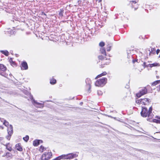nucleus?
<instances>
[{
	"label": "nucleus",
	"instance_id": "20",
	"mask_svg": "<svg viewBox=\"0 0 160 160\" xmlns=\"http://www.w3.org/2000/svg\"><path fill=\"white\" fill-rule=\"evenodd\" d=\"M6 148L9 151H11L12 148L11 145L9 144L8 143L6 145Z\"/></svg>",
	"mask_w": 160,
	"mask_h": 160
},
{
	"label": "nucleus",
	"instance_id": "1",
	"mask_svg": "<svg viewBox=\"0 0 160 160\" xmlns=\"http://www.w3.org/2000/svg\"><path fill=\"white\" fill-rule=\"evenodd\" d=\"M152 107H150L148 109L145 107H142V111L140 114L141 116L143 118L147 117V120L150 122H152L153 114L152 112Z\"/></svg>",
	"mask_w": 160,
	"mask_h": 160
},
{
	"label": "nucleus",
	"instance_id": "5",
	"mask_svg": "<svg viewBox=\"0 0 160 160\" xmlns=\"http://www.w3.org/2000/svg\"><path fill=\"white\" fill-rule=\"evenodd\" d=\"M30 98L32 100V103L35 107L40 108V106H41L42 108L43 107V104L37 102L33 99V96L32 95H30Z\"/></svg>",
	"mask_w": 160,
	"mask_h": 160
},
{
	"label": "nucleus",
	"instance_id": "28",
	"mask_svg": "<svg viewBox=\"0 0 160 160\" xmlns=\"http://www.w3.org/2000/svg\"><path fill=\"white\" fill-rule=\"evenodd\" d=\"M7 32H8L10 34H12L14 33V31L13 30H11L10 29H8Z\"/></svg>",
	"mask_w": 160,
	"mask_h": 160
},
{
	"label": "nucleus",
	"instance_id": "22",
	"mask_svg": "<svg viewBox=\"0 0 160 160\" xmlns=\"http://www.w3.org/2000/svg\"><path fill=\"white\" fill-rule=\"evenodd\" d=\"M56 80L54 78H52L50 80V83L51 84H54L56 83Z\"/></svg>",
	"mask_w": 160,
	"mask_h": 160
},
{
	"label": "nucleus",
	"instance_id": "12",
	"mask_svg": "<svg viewBox=\"0 0 160 160\" xmlns=\"http://www.w3.org/2000/svg\"><path fill=\"white\" fill-rule=\"evenodd\" d=\"M142 105H145L148 103L149 102L150 100L148 98H144L142 99Z\"/></svg>",
	"mask_w": 160,
	"mask_h": 160
},
{
	"label": "nucleus",
	"instance_id": "36",
	"mask_svg": "<svg viewBox=\"0 0 160 160\" xmlns=\"http://www.w3.org/2000/svg\"><path fill=\"white\" fill-rule=\"evenodd\" d=\"M44 148L42 146H41L40 148V151L41 152H43L44 151Z\"/></svg>",
	"mask_w": 160,
	"mask_h": 160
},
{
	"label": "nucleus",
	"instance_id": "23",
	"mask_svg": "<svg viewBox=\"0 0 160 160\" xmlns=\"http://www.w3.org/2000/svg\"><path fill=\"white\" fill-rule=\"evenodd\" d=\"M9 61L12 66L15 65V63L13 61L12 58H10Z\"/></svg>",
	"mask_w": 160,
	"mask_h": 160
},
{
	"label": "nucleus",
	"instance_id": "24",
	"mask_svg": "<svg viewBox=\"0 0 160 160\" xmlns=\"http://www.w3.org/2000/svg\"><path fill=\"white\" fill-rule=\"evenodd\" d=\"M160 83V80H157L153 82L152 84V85L154 86L158 83Z\"/></svg>",
	"mask_w": 160,
	"mask_h": 160
},
{
	"label": "nucleus",
	"instance_id": "19",
	"mask_svg": "<svg viewBox=\"0 0 160 160\" xmlns=\"http://www.w3.org/2000/svg\"><path fill=\"white\" fill-rule=\"evenodd\" d=\"M0 52L6 56H8V55L9 52L7 50H1Z\"/></svg>",
	"mask_w": 160,
	"mask_h": 160
},
{
	"label": "nucleus",
	"instance_id": "7",
	"mask_svg": "<svg viewBox=\"0 0 160 160\" xmlns=\"http://www.w3.org/2000/svg\"><path fill=\"white\" fill-rule=\"evenodd\" d=\"M105 56L103 54V55H99L98 56V58L99 59L103 60V62H105L106 65H108L110 63V61L109 58L108 59L107 58H106L105 59L104 57Z\"/></svg>",
	"mask_w": 160,
	"mask_h": 160
},
{
	"label": "nucleus",
	"instance_id": "41",
	"mask_svg": "<svg viewBox=\"0 0 160 160\" xmlns=\"http://www.w3.org/2000/svg\"><path fill=\"white\" fill-rule=\"evenodd\" d=\"M160 52V50L159 49H158L156 51V53L157 54H158V53Z\"/></svg>",
	"mask_w": 160,
	"mask_h": 160
},
{
	"label": "nucleus",
	"instance_id": "38",
	"mask_svg": "<svg viewBox=\"0 0 160 160\" xmlns=\"http://www.w3.org/2000/svg\"><path fill=\"white\" fill-rule=\"evenodd\" d=\"M63 12L62 11L60 12L59 13V15L60 16L62 17L63 16Z\"/></svg>",
	"mask_w": 160,
	"mask_h": 160
},
{
	"label": "nucleus",
	"instance_id": "15",
	"mask_svg": "<svg viewBox=\"0 0 160 160\" xmlns=\"http://www.w3.org/2000/svg\"><path fill=\"white\" fill-rule=\"evenodd\" d=\"M151 50H149V55H151L152 54H154L156 52V50L154 48H151Z\"/></svg>",
	"mask_w": 160,
	"mask_h": 160
},
{
	"label": "nucleus",
	"instance_id": "21",
	"mask_svg": "<svg viewBox=\"0 0 160 160\" xmlns=\"http://www.w3.org/2000/svg\"><path fill=\"white\" fill-rule=\"evenodd\" d=\"M100 52L102 54L106 56V51L103 48H101L100 50Z\"/></svg>",
	"mask_w": 160,
	"mask_h": 160
},
{
	"label": "nucleus",
	"instance_id": "3",
	"mask_svg": "<svg viewBox=\"0 0 160 160\" xmlns=\"http://www.w3.org/2000/svg\"><path fill=\"white\" fill-rule=\"evenodd\" d=\"M6 70V67L3 64H0V74L5 77H7L8 74L5 72Z\"/></svg>",
	"mask_w": 160,
	"mask_h": 160
},
{
	"label": "nucleus",
	"instance_id": "45",
	"mask_svg": "<svg viewBox=\"0 0 160 160\" xmlns=\"http://www.w3.org/2000/svg\"><path fill=\"white\" fill-rule=\"evenodd\" d=\"M74 160H78V159H75Z\"/></svg>",
	"mask_w": 160,
	"mask_h": 160
},
{
	"label": "nucleus",
	"instance_id": "30",
	"mask_svg": "<svg viewBox=\"0 0 160 160\" xmlns=\"http://www.w3.org/2000/svg\"><path fill=\"white\" fill-rule=\"evenodd\" d=\"M97 93L98 95L101 96L102 94V92L101 90H98L97 91Z\"/></svg>",
	"mask_w": 160,
	"mask_h": 160
},
{
	"label": "nucleus",
	"instance_id": "37",
	"mask_svg": "<svg viewBox=\"0 0 160 160\" xmlns=\"http://www.w3.org/2000/svg\"><path fill=\"white\" fill-rule=\"evenodd\" d=\"M12 135H8L6 137V138L8 140H9L10 139V138H11V136Z\"/></svg>",
	"mask_w": 160,
	"mask_h": 160
},
{
	"label": "nucleus",
	"instance_id": "18",
	"mask_svg": "<svg viewBox=\"0 0 160 160\" xmlns=\"http://www.w3.org/2000/svg\"><path fill=\"white\" fill-rule=\"evenodd\" d=\"M132 8H134L135 10H136L138 8V7H134V5L136 4L137 2L136 1H132Z\"/></svg>",
	"mask_w": 160,
	"mask_h": 160
},
{
	"label": "nucleus",
	"instance_id": "25",
	"mask_svg": "<svg viewBox=\"0 0 160 160\" xmlns=\"http://www.w3.org/2000/svg\"><path fill=\"white\" fill-rule=\"evenodd\" d=\"M158 65V63H154L153 64H149V67H153L154 66H157Z\"/></svg>",
	"mask_w": 160,
	"mask_h": 160
},
{
	"label": "nucleus",
	"instance_id": "13",
	"mask_svg": "<svg viewBox=\"0 0 160 160\" xmlns=\"http://www.w3.org/2000/svg\"><path fill=\"white\" fill-rule=\"evenodd\" d=\"M16 149L18 151H22V148L19 143L17 144L15 146Z\"/></svg>",
	"mask_w": 160,
	"mask_h": 160
},
{
	"label": "nucleus",
	"instance_id": "32",
	"mask_svg": "<svg viewBox=\"0 0 160 160\" xmlns=\"http://www.w3.org/2000/svg\"><path fill=\"white\" fill-rule=\"evenodd\" d=\"M127 57L128 58H129L130 59H132V55L131 54H129V53L128 52V57Z\"/></svg>",
	"mask_w": 160,
	"mask_h": 160
},
{
	"label": "nucleus",
	"instance_id": "10",
	"mask_svg": "<svg viewBox=\"0 0 160 160\" xmlns=\"http://www.w3.org/2000/svg\"><path fill=\"white\" fill-rule=\"evenodd\" d=\"M69 159H71L78 157V154L74 153H70L68 154Z\"/></svg>",
	"mask_w": 160,
	"mask_h": 160
},
{
	"label": "nucleus",
	"instance_id": "14",
	"mask_svg": "<svg viewBox=\"0 0 160 160\" xmlns=\"http://www.w3.org/2000/svg\"><path fill=\"white\" fill-rule=\"evenodd\" d=\"M156 118L157 119H153L152 122L158 123H160V117L158 116H156Z\"/></svg>",
	"mask_w": 160,
	"mask_h": 160
},
{
	"label": "nucleus",
	"instance_id": "39",
	"mask_svg": "<svg viewBox=\"0 0 160 160\" xmlns=\"http://www.w3.org/2000/svg\"><path fill=\"white\" fill-rule=\"evenodd\" d=\"M157 90L158 91H160V85L157 87Z\"/></svg>",
	"mask_w": 160,
	"mask_h": 160
},
{
	"label": "nucleus",
	"instance_id": "16",
	"mask_svg": "<svg viewBox=\"0 0 160 160\" xmlns=\"http://www.w3.org/2000/svg\"><path fill=\"white\" fill-rule=\"evenodd\" d=\"M40 143V141L39 140H36L33 142V145L35 146H37Z\"/></svg>",
	"mask_w": 160,
	"mask_h": 160
},
{
	"label": "nucleus",
	"instance_id": "8",
	"mask_svg": "<svg viewBox=\"0 0 160 160\" xmlns=\"http://www.w3.org/2000/svg\"><path fill=\"white\" fill-rule=\"evenodd\" d=\"M28 67L27 63L25 62H23L21 63V69L22 70H27Z\"/></svg>",
	"mask_w": 160,
	"mask_h": 160
},
{
	"label": "nucleus",
	"instance_id": "2",
	"mask_svg": "<svg viewBox=\"0 0 160 160\" xmlns=\"http://www.w3.org/2000/svg\"><path fill=\"white\" fill-rule=\"evenodd\" d=\"M107 80V78H105L100 79L95 82V85L97 86L102 87L106 84Z\"/></svg>",
	"mask_w": 160,
	"mask_h": 160
},
{
	"label": "nucleus",
	"instance_id": "40",
	"mask_svg": "<svg viewBox=\"0 0 160 160\" xmlns=\"http://www.w3.org/2000/svg\"><path fill=\"white\" fill-rule=\"evenodd\" d=\"M0 120L1 122H3V123L4 122V121H6L4 119L1 118H0Z\"/></svg>",
	"mask_w": 160,
	"mask_h": 160
},
{
	"label": "nucleus",
	"instance_id": "17",
	"mask_svg": "<svg viewBox=\"0 0 160 160\" xmlns=\"http://www.w3.org/2000/svg\"><path fill=\"white\" fill-rule=\"evenodd\" d=\"M107 74V72H104L98 75V76H97L96 78L95 79H97L98 78H100L102 76H104L106 75Z\"/></svg>",
	"mask_w": 160,
	"mask_h": 160
},
{
	"label": "nucleus",
	"instance_id": "27",
	"mask_svg": "<svg viewBox=\"0 0 160 160\" xmlns=\"http://www.w3.org/2000/svg\"><path fill=\"white\" fill-rule=\"evenodd\" d=\"M3 124L6 126L8 127L9 125V123L8 122L6 121H4V122L3 123Z\"/></svg>",
	"mask_w": 160,
	"mask_h": 160
},
{
	"label": "nucleus",
	"instance_id": "31",
	"mask_svg": "<svg viewBox=\"0 0 160 160\" xmlns=\"http://www.w3.org/2000/svg\"><path fill=\"white\" fill-rule=\"evenodd\" d=\"M105 45L104 43L103 42H101L99 43V45L101 47L104 46Z\"/></svg>",
	"mask_w": 160,
	"mask_h": 160
},
{
	"label": "nucleus",
	"instance_id": "9",
	"mask_svg": "<svg viewBox=\"0 0 160 160\" xmlns=\"http://www.w3.org/2000/svg\"><path fill=\"white\" fill-rule=\"evenodd\" d=\"M8 135H12L13 132V127L11 125H10L8 127L7 129Z\"/></svg>",
	"mask_w": 160,
	"mask_h": 160
},
{
	"label": "nucleus",
	"instance_id": "33",
	"mask_svg": "<svg viewBox=\"0 0 160 160\" xmlns=\"http://www.w3.org/2000/svg\"><path fill=\"white\" fill-rule=\"evenodd\" d=\"M3 138L2 137H0V143L2 144H3Z\"/></svg>",
	"mask_w": 160,
	"mask_h": 160
},
{
	"label": "nucleus",
	"instance_id": "26",
	"mask_svg": "<svg viewBox=\"0 0 160 160\" xmlns=\"http://www.w3.org/2000/svg\"><path fill=\"white\" fill-rule=\"evenodd\" d=\"M142 99H138V100H137L136 101V102L138 104H142Z\"/></svg>",
	"mask_w": 160,
	"mask_h": 160
},
{
	"label": "nucleus",
	"instance_id": "11",
	"mask_svg": "<svg viewBox=\"0 0 160 160\" xmlns=\"http://www.w3.org/2000/svg\"><path fill=\"white\" fill-rule=\"evenodd\" d=\"M85 82L86 84L88 86L89 91L91 89V84L92 83L91 81L90 78H88L86 79Z\"/></svg>",
	"mask_w": 160,
	"mask_h": 160
},
{
	"label": "nucleus",
	"instance_id": "29",
	"mask_svg": "<svg viewBox=\"0 0 160 160\" xmlns=\"http://www.w3.org/2000/svg\"><path fill=\"white\" fill-rule=\"evenodd\" d=\"M29 136L27 135L25 137L23 138V140L26 142H27L29 139Z\"/></svg>",
	"mask_w": 160,
	"mask_h": 160
},
{
	"label": "nucleus",
	"instance_id": "4",
	"mask_svg": "<svg viewBox=\"0 0 160 160\" xmlns=\"http://www.w3.org/2000/svg\"><path fill=\"white\" fill-rule=\"evenodd\" d=\"M52 156V153L51 152H45L42 156V160H48Z\"/></svg>",
	"mask_w": 160,
	"mask_h": 160
},
{
	"label": "nucleus",
	"instance_id": "34",
	"mask_svg": "<svg viewBox=\"0 0 160 160\" xmlns=\"http://www.w3.org/2000/svg\"><path fill=\"white\" fill-rule=\"evenodd\" d=\"M142 65L144 66V67H149V64H147V63L146 62H144L143 63V64Z\"/></svg>",
	"mask_w": 160,
	"mask_h": 160
},
{
	"label": "nucleus",
	"instance_id": "6",
	"mask_svg": "<svg viewBox=\"0 0 160 160\" xmlns=\"http://www.w3.org/2000/svg\"><path fill=\"white\" fill-rule=\"evenodd\" d=\"M147 92V89L146 88H144L139 91V92L136 94V96L137 97L140 98L141 96L146 94Z\"/></svg>",
	"mask_w": 160,
	"mask_h": 160
},
{
	"label": "nucleus",
	"instance_id": "42",
	"mask_svg": "<svg viewBox=\"0 0 160 160\" xmlns=\"http://www.w3.org/2000/svg\"><path fill=\"white\" fill-rule=\"evenodd\" d=\"M40 141V142L42 143L43 141L42 140H39Z\"/></svg>",
	"mask_w": 160,
	"mask_h": 160
},
{
	"label": "nucleus",
	"instance_id": "43",
	"mask_svg": "<svg viewBox=\"0 0 160 160\" xmlns=\"http://www.w3.org/2000/svg\"><path fill=\"white\" fill-rule=\"evenodd\" d=\"M80 104L81 105H82L83 104V102H80Z\"/></svg>",
	"mask_w": 160,
	"mask_h": 160
},
{
	"label": "nucleus",
	"instance_id": "44",
	"mask_svg": "<svg viewBox=\"0 0 160 160\" xmlns=\"http://www.w3.org/2000/svg\"><path fill=\"white\" fill-rule=\"evenodd\" d=\"M102 1V0H99V2H100Z\"/></svg>",
	"mask_w": 160,
	"mask_h": 160
},
{
	"label": "nucleus",
	"instance_id": "35",
	"mask_svg": "<svg viewBox=\"0 0 160 160\" xmlns=\"http://www.w3.org/2000/svg\"><path fill=\"white\" fill-rule=\"evenodd\" d=\"M111 47V46L110 45H108V47L107 48V51H109L110 50Z\"/></svg>",
	"mask_w": 160,
	"mask_h": 160
}]
</instances>
